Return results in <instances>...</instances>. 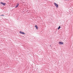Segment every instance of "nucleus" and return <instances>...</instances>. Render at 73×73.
Returning <instances> with one entry per match:
<instances>
[{
  "label": "nucleus",
  "instance_id": "f257e3e1",
  "mask_svg": "<svg viewBox=\"0 0 73 73\" xmlns=\"http://www.w3.org/2000/svg\"><path fill=\"white\" fill-rule=\"evenodd\" d=\"M54 4L55 5V6L56 7V8H58V4H57V3H54Z\"/></svg>",
  "mask_w": 73,
  "mask_h": 73
},
{
  "label": "nucleus",
  "instance_id": "f03ea898",
  "mask_svg": "<svg viewBox=\"0 0 73 73\" xmlns=\"http://www.w3.org/2000/svg\"><path fill=\"white\" fill-rule=\"evenodd\" d=\"M59 44L60 45H62V44H64V43L62 42H59Z\"/></svg>",
  "mask_w": 73,
  "mask_h": 73
},
{
  "label": "nucleus",
  "instance_id": "7ed1b4c3",
  "mask_svg": "<svg viewBox=\"0 0 73 73\" xmlns=\"http://www.w3.org/2000/svg\"><path fill=\"white\" fill-rule=\"evenodd\" d=\"M1 4H3V5H5V4H6V3H3V2H1Z\"/></svg>",
  "mask_w": 73,
  "mask_h": 73
},
{
  "label": "nucleus",
  "instance_id": "20e7f679",
  "mask_svg": "<svg viewBox=\"0 0 73 73\" xmlns=\"http://www.w3.org/2000/svg\"><path fill=\"white\" fill-rule=\"evenodd\" d=\"M20 33H21V34H25V33H23L21 31H20Z\"/></svg>",
  "mask_w": 73,
  "mask_h": 73
},
{
  "label": "nucleus",
  "instance_id": "39448f33",
  "mask_svg": "<svg viewBox=\"0 0 73 73\" xmlns=\"http://www.w3.org/2000/svg\"><path fill=\"white\" fill-rule=\"evenodd\" d=\"M19 4H18L15 7V8H17V7H19Z\"/></svg>",
  "mask_w": 73,
  "mask_h": 73
},
{
  "label": "nucleus",
  "instance_id": "423d86ee",
  "mask_svg": "<svg viewBox=\"0 0 73 73\" xmlns=\"http://www.w3.org/2000/svg\"><path fill=\"white\" fill-rule=\"evenodd\" d=\"M35 27H36V29H38V27H37V25H36Z\"/></svg>",
  "mask_w": 73,
  "mask_h": 73
},
{
  "label": "nucleus",
  "instance_id": "0eeeda50",
  "mask_svg": "<svg viewBox=\"0 0 73 73\" xmlns=\"http://www.w3.org/2000/svg\"><path fill=\"white\" fill-rule=\"evenodd\" d=\"M60 28H61V27H60V26L58 28V29H60Z\"/></svg>",
  "mask_w": 73,
  "mask_h": 73
},
{
  "label": "nucleus",
  "instance_id": "6e6552de",
  "mask_svg": "<svg viewBox=\"0 0 73 73\" xmlns=\"http://www.w3.org/2000/svg\"><path fill=\"white\" fill-rule=\"evenodd\" d=\"M1 16H4V15H1Z\"/></svg>",
  "mask_w": 73,
  "mask_h": 73
}]
</instances>
